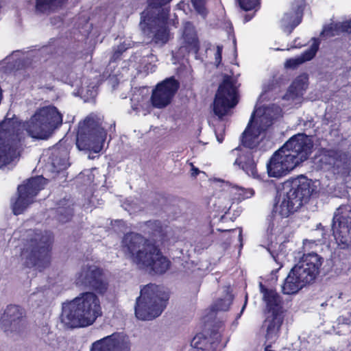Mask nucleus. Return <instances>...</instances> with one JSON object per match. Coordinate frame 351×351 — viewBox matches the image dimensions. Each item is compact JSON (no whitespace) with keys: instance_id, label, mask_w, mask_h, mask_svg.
Listing matches in <instances>:
<instances>
[{"instance_id":"obj_18","label":"nucleus","mask_w":351,"mask_h":351,"mask_svg":"<svg viewBox=\"0 0 351 351\" xmlns=\"http://www.w3.org/2000/svg\"><path fill=\"white\" fill-rule=\"evenodd\" d=\"M304 0H293L291 9L285 12L280 19V27L282 30L290 34L298 25L302 16Z\"/></svg>"},{"instance_id":"obj_27","label":"nucleus","mask_w":351,"mask_h":351,"mask_svg":"<svg viewBox=\"0 0 351 351\" xmlns=\"http://www.w3.org/2000/svg\"><path fill=\"white\" fill-rule=\"evenodd\" d=\"M183 39L186 46H185L189 51H198V42L193 25L190 22H186L184 26Z\"/></svg>"},{"instance_id":"obj_41","label":"nucleus","mask_w":351,"mask_h":351,"mask_svg":"<svg viewBox=\"0 0 351 351\" xmlns=\"http://www.w3.org/2000/svg\"><path fill=\"white\" fill-rule=\"evenodd\" d=\"M191 346L197 349H203L201 343V336L196 335L191 341Z\"/></svg>"},{"instance_id":"obj_36","label":"nucleus","mask_w":351,"mask_h":351,"mask_svg":"<svg viewBox=\"0 0 351 351\" xmlns=\"http://www.w3.org/2000/svg\"><path fill=\"white\" fill-rule=\"evenodd\" d=\"M196 11L202 16H205L204 0H191Z\"/></svg>"},{"instance_id":"obj_25","label":"nucleus","mask_w":351,"mask_h":351,"mask_svg":"<svg viewBox=\"0 0 351 351\" xmlns=\"http://www.w3.org/2000/svg\"><path fill=\"white\" fill-rule=\"evenodd\" d=\"M260 287L263 294V299L269 308L267 313H274L276 312L281 313V300L278 293L275 291L265 289L261 284Z\"/></svg>"},{"instance_id":"obj_10","label":"nucleus","mask_w":351,"mask_h":351,"mask_svg":"<svg viewBox=\"0 0 351 351\" xmlns=\"http://www.w3.org/2000/svg\"><path fill=\"white\" fill-rule=\"evenodd\" d=\"M237 87L233 79L226 76L219 85L213 102V112L219 119L225 116L228 110L234 107L237 102Z\"/></svg>"},{"instance_id":"obj_17","label":"nucleus","mask_w":351,"mask_h":351,"mask_svg":"<svg viewBox=\"0 0 351 351\" xmlns=\"http://www.w3.org/2000/svg\"><path fill=\"white\" fill-rule=\"evenodd\" d=\"M23 317V312L19 306H8L1 318V329L6 333L19 330Z\"/></svg>"},{"instance_id":"obj_42","label":"nucleus","mask_w":351,"mask_h":351,"mask_svg":"<svg viewBox=\"0 0 351 351\" xmlns=\"http://www.w3.org/2000/svg\"><path fill=\"white\" fill-rule=\"evenodd\" d=\"M221 53H222V46L217 45V50L215 53V62L217 65H219L221 61Z\"/></svg>"},{"instance_id":"obj_23","label":"nucleus","mask_w":351,"mask_h":351,"mask_svg":"<svg viewBox=\"0 0 351 351\" xmlns=\"http://www.w3.org/2000/svg\"><path fill=\"white\" fill-rule=\"evenodd\" d=\"M308 77L306 75L298 76L290 86L285 98L287 100H298L303 95L308 86Z\"/></svg>"},{"instance_id":"obj_14","label":"nucleus","mask_w":351,"mask_h":351,"mask_svg":"<svg viewBox=\"0 0 351 351\" xmlns=\"http://www.w3.org/2000/svg\"><path fill=\"white\" fill-rule=\"evenodd\" d=\"M299 165L293 156L287 154L282 147L276 151L267 163L268 176L279 178L287 175Z\"/></svg>"},{"instance_id":"obj_33","label":"nucleus","mask_w":351,"mask_h":351,"mask_svg":"<svg viewBox=\"0 0 351 351\" xmlns=\"http://www.w3.org/2000/svg\"><path fill=\"white\" fill-rule=\"evenodd\" d=\"M232 295L227 293L223 298L219 299L216 301V302L214 304L213 308L214 311H228L230 306V304H232Z\"/></svg>"},{"instance_id":"obj_38","label":"nucleus","mask_w":351,"mask_h":351,"mask_svg":"<svg viewBox=\"0 0 351 351\" xmlns=\"http://www.w3.org/2000/svg\"><path fill=\"white\" fill-rule=\"evenodd\" d=\"M224 130V125L222 123H220L217 128H215V133L219 143H222L223 141V133Z\"/></svg>"},{"instance_id":"obj_31","label":"nucleus","mask_w":351,"mask_h":351,"mask_svg":"<svg viewBox=\"0 0 351 351\" xmlns=\"http://www.w3.org/2000/svg\"><path fill=\"white\" fill-rule=\"evenodd\" d=\"M110 344L113 345L112 351H129L128 338L122 334H113L110 336Z\"/></svg>"},{"instance_id":"obj_44","label":"nucleus","mask_w":351,"mask_h":351,"mask_svg":"<svg viewBox=\"0 0 351 351\" xmlns=\"http://www.w3.org/2000/svg\"><path fill=\"white\" fill-rule=\"evenodd\" d=\"M192 171H193V172H192V175H193V176H197V175L199 173V171L198 170V169H197V168L194 167L193 166V168H192Z\"/></svg>"},{"instance_id":"obj_39","label":"nucleus","mask_w":351,"mask_h":351,"mask_svg":"<svg viewBox=\"0 0 351 351\" xmlns=\"http://www.w3.org/2000/svg\"><path fill=\"white\" fill-rule=\"evenodd\" d=\"M340 23L343 32L351 34V18Z\"/></svg>"},{"instance_id":"obj_7","label":"nucleus","mask_w":351,"mask_h":351,"mask_svg":"<svg viewBox=\"0 0 351 351\" xmlns=\"http://www.w3.org/2000/svg\"><path fill=\"white\" fill-rule=\"evenodd\" d=\"M278 112L279 108L274 106L256 109L243 133V145L250 149L256 147L265 137L267 130L272 125L273 120Z\"/></svg>"},{"instance_id":"obj_4","label":"nucleus","mask_w":351,"mask_h":351,"mask_svg":"<svg viewBox=\"0 0 351 351\" xmlns=\"http://www.w3.org/2000/svg\"><path fill=\"white\" fill-rule=\"evenodd\" d=\"M172 0H147L149 7L141 14V28L143 34L157 45H163L169 38L167 27L168 10L159 15L158 8Z\"/></svg>"},{"instance_id":"obj_47","label":"nucleus","mask_w":351,"mask_h":351,"mask_svg":"<svg viewBox=\"0 0 351 351\" xmlns=\"http://www.w3.org/2000/svg\"><path fill=\"white\" fill-rule=\"evenodd\" d=\"M114 126H115V123H113L112 124H111L110 128H114Z\"/></svg>"},{"instance_id":"obj_24","label":"nucleus","mask_w":351,"mask_h":351,"mask_svg":"<svg viewBox=\"0 0 351 351\" xmlns=\"http://www.w3.org/2000/svg\"><path fill=\"white\" fill-rule=\"evenodd\" d=\"M319 45L318 39L313 38V43L311 47L305 51L301 56L289 59L286 61V68L294 69L306 61L311 60L316 54Z\"/></svg>"},{"instance_id":"obj_26","label":"nucleus","mask_w":351,"mask_h":351,"mask_svg":"<svg viewBox=\"0 0 351 351\" xmlns=\"http://www.w3.org/2000/svg\"><path fill=\"white\" fill-rule=\"evenodd\" d=\"M170 263V261L158 249L157 253H156L154 258H152L150 266L148 267L146 271L162 274L169 269Z\"/></svg>"},{"instance_id":"obj_19","label":"nucleus","mask_w":351,"mask_h":351,"mask_svg":"<svg viewBox=\"0 0 351 351\" xmlns=\"http://www.w3.org/2000/svg\"><path fill=\"white\" fill-rule=\"evenodd\" d=\"M303 271L304 270H300L296 266H294L291 269L282 285V291L283 293L287 295L295 294L307 284L311 282V280L306 278V276L302 273Z\"/></svg>"},{"instance_id":"obj_49","label":"nucleus","mask_w":351,"mask_h":351,"mask_svg":"<svg viewBox=\"0 0 351 351\" xmlns=\"http://www.w3.org/2000/svg\"><path fill=\"white\" fill-rule=\"evenodd\" d=\"M245 304H244V306H243L242 309H241V313L243 311L244 308H245Z\"/></svg>"},{"instance_id":"obj_48","label":"nucleus","mask_w":351,"mask_h":351,"mask_svg":"<svg viewBox=\"0 0 351 351\" xmlns=\"http://www.w3.org/2000/svg\"><path fill=\"white\" fill-rule=\"evenodd\" d=\"M250 20V18H247V16H245V21H248Z\"/></svg>"},{"instance_id":"obj_1","label":"nucleus","mask_w":351,"mask_h":351,"mask_svg":"<svg viewBox=\"0 0 351 351\" xmlns=\"http://www.w3.org/2000/svg\"><path fill=\"white\" fill-rule=\"evenodd\" d=\"M62 123V114L54 106L40 108L25 123L7 114L0 122V168L18 160L26 137L24 130L33 138L47 139Z\"/></svg>"},{"instance_id":"obj_32","label":"nucleus","mask_w":351,"mask_h":351,"mask_svg":"<svg viewBox=\"0 0 351 351\" xmlns=\"http://www.w3.org/2000/svg\"><path fill=\"white\" fill-rule=\"evenodd\" d=\"M341 23H331L325 25L321 32V36L325 38H330L343 32L341 29Z\"/></svg>"},{"instance_id":"obj_13","label":"nucleus","mask_w":351,"mask_h":351,"mask_svg":"<svg viewBox=\"0 0 351 351\" xmlns=\"http://www.w3.org/2000/svg\"><path fill=\"white\" fill-rule=\"evenodd\" d=\"M75 284L77 287L90 288L99 293H104L107 289V284L102 279V271L93 264H84L76 273Z\"/></svg>"},{"instance_id":"obj_15","label":"nucleus","mask_w":351,"mask_h":351,"mask_svg":"<svg viewBox=\"0 0 351 351\" xmlns=\"http://www.w3.org/2000/svg\"><path fill=\"white\" fill-rule=\"evenodd\" d=\"M313 145V141L308 136L299 133L289 138L282 148L287 151V154L293 156L295 161L300 165L308 158Z\"/></svg>"},{"instance_id":"obj_6","label":"nucleus","mask_w":351,"mask_h":351,"mask_svg":"<svg viewBox=\"0 0 351 351\" xmlns=\"http://www.w3.org/2000/svg\"><path fill=\"white\" fill-rule=\"evenodd\" d=\"M168 299L162 287L154 284L145 286L136 298V317L141 320H152L158 317L165 308Z\"/></svg>"},{"instance_id":"obj_37","label":"nucleus","mask_w":351,"mask_h":351,"mask_svg":"<svg viewBox=\"0 0 351 351\" xmlns=\"http://www.w3.org/2000/svg\"><path fill=\"white\" fill-rule=\"evenodd\" d=\"M52 163L58 171L65 169L69 167V164L66 158L60 159V161L58 159H54Z\"/></svg>"},{"instance_id":"obj_45","label":"nucleus","mask_w":351,"mask_h":351,"mask_svg":"<svg viewBox=\"0 0 351 351\" xmlns=\"http://www.w3.org/2000/svg\"><path fill=\"white\" fill-rule=\"evenodd\" d=\"M271 254L272 256V257L274 258V261H277V256L274 255L273 253L271 252Z\"/></svg>"},{"instance_id":"obj_2","label":"nucleus","mask_w":351,"mask_h":351,"mask_svg":"<svg viewBox=\"0 0 351 351\" xmlns=\"http://www.w3.org/2000/svg\"><path fill=\"white\" fill-rule=\"evenodd\" d=\"M285 191L280 194L275 204L272 215L269 219L267 232L271 235H278L283 232L287 218L300 208L303 202H306L314 189L311 181L300 176L285 183Z\"/></svg>"},{"instance_id":"obj_35","label":"nucleus","mask_w":351,"mask_h":351,"mask_svg":"<svg viewBox=\"0 0 351 351\" xmlns=\"http://www.w3.org/2000/svg\"><path fill=\"white\" fill-rule=\"evenodd\" d=\"M237 1L240 7L245 11L254 9L258 3V0H237Z\"/></svg>"},{"instance_id":"obj_5","label":"nucleus","mask_w":351,"mask_h":351,"mask_svg":"<svg viewBox=\"0 0 351 351\" xmlns=\"http://www.w3.org/2000/svg\"><path fill=\"white\" fill-rule=\"evenodd\" d=\"M53 241L51 232L29 230L21 257L27 267H37L39 270L50 262V250Z\"/></svg>"},{"instance_id":"obj_11","label":"nucleus","mask_w":351,"mask_h":351,"mask_svg":"<svg viewBox=\"0 0 351 351\" xmlns=\"http://www.w3.org/2000/svg\"><path fill=\"white\" fill-rule=\"evenodd\" d=\"M46 180L42 176L32 178L18 186V197L12 202L14 215L21 214L31 204L38 192L44 188Z\"/></svg>"},{"instance_id":"obj_8","label":"nucleus","mask_w":351,"mask_h":351,"mask_svg":"<svg viewBox=\"0 0 351 351\" xmlns=\"http://www.w3.org/2000/svg\"><path fill=\"white\" fill-rule=\"evenodd\" d=\"M158 248L141 235L131 232L122 240V251L138 269L147 270Z\"/></svg>"},{"instance_id":"obj_22","label":"nucleus","mask_w":351,"mask_h":351,"mask_svg":"<svg viewBox=\"0 0 351 351\" xmlns=\"http://www.w3.org/2000/svg\"><path fill=\"white\" fill-rule=\"evenodd\" d=\"M283 317L280 313H267L263 328L265 330V338L269 343L274 342L279 335Z\"/></svg>"},{"instance_id":"obj_29","label":"nucleus","mask_w":351,"mask_h":351,"mask_svg":"<svg viewBox=\"0 0 351 351\" xmlns=\"http://www.w3.org/2000/svg\"><path fill=\"white\" fill-rule=\"evenodd\" d=\"M66 0H36V10L40 13H49L61 7Z\"/></svg>"},{"instance_id":"obj_34","label":"nucleus","mask_w":351,"mask_h":351,"mask_svg":"<svg viewBox=\"0 0 351 351\" xmlns=\"http://www.w3.org/2000/svg\"><path fill=\"white\" fill-rule=\"evenodd\" d=\"M113 345L110 344V337H106L95 342L90 351H112Z\"/></svg>"},{"instance_id":"obj_46","label":"nucleus","mask_w":351,"mask_h":351,"mask_svg":"<svg viewBox=\"0 0 351 351\" xmlns=\"http://www.w3.org/2000/svg\"><path fill=\"white\" fill-rule=\"evenodd\" d=\"M241 230H239V239H241Z\"/></svg>"},{"instance_id":"obj_20","label":"nucleus","mask_w":351,"mask_h":351,"mask_svg":"<svg viewBox=\"0 0 351 351\" xmlns=\"http://www.w3.org/2000/svg\"><path fill=\"white\" fill-rule=\"evenodd\" d=\"M323 258L316 253L304 254L300 261L295 265L302 271L306 278L313 282L319 272L323 263Z\"/></svg>"},{"instance_id":"obj_12","label":"nucleus","mask_w":351,"mask_h":351,"mask_svg":"<svg viewBox=\"0 0 351 351\" xmlns=\"http://www.w3.org/2000/svg\"><path fill=\"white\" fill-rule=\"evenodd\" d=\"M332 229L337 243L341 248L351 247V206H339L333 217Z\"/></svg>"},{"instance_id":"obj_30","label":"nucleus","mask_w":351,"mask_h":351,"mask_svg":"<svg viewBox=\"0 0 351 351\" xmlns=\"http://www.w3.org/2000/svg\"><path fill=\"white\" fill-rule=\"evenodd\" d=\"M226 187L228 188L233 200L241 201L252 197L254 193L252 189H244L236 185L232 186L229 182L226 183Z\"/></svg>"},{"instance_id":"obj_40","label":"nucleus","mask_w":351,"mask_h":351,"mask_svg":"<svg viewBox=\"0 0 351 351\" xmlns=\"http://www.w3.org/2000/svg\"><path fill=\"white\" fill-rule=\"evenodd\" d=\"M60 214L58 219L60 221H61L62 223H65L67 221L69 220V219L71 218V215H72V211L71 209H69L66 211V215H64L63 213H62V210H60L58 211Z\"/></svg>"},{"instance_id":"obj_28","label":"nucleus","mask_w":351,"mask_h":351,"mask_svg":"<svg viewBox=\"0 0 351 351\" xmlns=\"http://www.w3.org/2000/svg\"><path fill=\"white\" fill-rule=\"evenodd\" d=\"M223 190L225 191L219 194L216 197L215 205L219 210L227 213L230 209L234 200L230 191H228V188H226V185L224 186Z\"/></svg>"},{"instance_id":"obj_21","label":"nucleus","mask_w":351,"mask_h":351,"mask_svg":"<svg viewBox=\"0 0 351 351\" xmlns=\"http://www.w3.org/2000/svg\"><path fill=\"white\" fill-rule=\"evenodd\" d=\"M230 155L237 156L234 165H239L248 176L253 178L258 177L256 165L252 157V152L241 149L231 151Z\"/></svg>"},{"instance_id":"obj_43","label":"nucleus","mask_w":351,"mask_h":351,"mask_svg":"<svg viewBox=\"0 0 351 351\" xmlns=\"http://www.w3.org/2000/svg\"><path fill=\"white\" fill-rule=\"evenodd\" d=\"M128 47L125 46H119L118 47L117 50L114 52V56H118L119 54H121L123 51H124Z\"/></svg>"},{"instance_id":"obj_3","label":"nucleus","mask_w":351,"mask_h":351,"mask_svg":"<svg viewBox=\"0 0 351 351\" xmlns=\"http://www.w3.org/2000/svg\"><path fill=\"white\" fill-rule=\"evenodd\" d=\"M101 315L99 298L88 291L63 304L60 319L69 328L84 327L93 324Z\"/></svg>"},{"instance_id":"obj_9","label":"nucleus","mask_w":351,"mask_h":351,"mask_svg":"<svg viewBox=\"0 0 351 351\" xmlns=\"http://www.w3.org/2000/svg\"><path fill=\"white\" fill-rule=\"evenodd\" d=\"M106 132L101 127V119L90 114L79 123L76 145L80 150H89L99 153L103 148Z\"/></svg>"},{"instance_id":"obj_16","label":"nucleus","mask_w":351,"mask_h":351,"mask_svg":"<svg viewBox=\"0 0 351 351\" xmlns=\"http://www.w3.org/2000/svg\"><path fill=\"white\" fill-rule=\"evenodd\" d=\"M179 87L178 82L171 77L158 84L153 90L151 101L157 108H162L170 104Z\"/></svg>"}]
</instances>
